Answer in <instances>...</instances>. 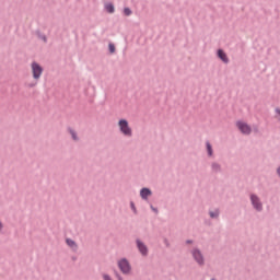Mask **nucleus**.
<instances>
[{
    "label": "nucleus",
    "instance_id": "obj_9",
    "mask_svg": "<svg viewBox=\"0 0 280 280\" xmlns=\"http://www.w3.org/2000/svg\"><path fill=\"white\" fill-rule=\"evenodd\" d=\"M152 196V190L148 187H144L140 190V198L148 202L150 200V197Z\"/></svg>",
    "mask_w": 280,
    "mask_h": 280
},
{
    "label": "nucleus",
    "instance_id": "obj_22",
    "mask_svg": "<svg viewBox=\"0 0 280 280\" xmlns=\"http://www.w3.org/2000/svg\"><path fill=\"white\" fill-rule=\"evenodd\" d=\"M163 243H164V245L166 246V248H170V246H171L170 240L164 238V240H163Z\"/></svg>",
    "mask_w": 280,
    "mask_h": 280
},
{
    "label": "nucleus",
    "instance_id": "obj_16",
    "mask_svg": "<svg viewBox=\"0 0 280 280\" xmlns=\"http://www.w3.org/2000/svg\"><path fill=\"white\" fill-rule=\"evenodd\" d=\"M122 14H124L125 16H131L132 10H131L130 8H128V7H126V8H124V10H122Z\"/></svg>",
    "mask_w": 280,
    "mask_h": 280
},
{
    "label": "nucleus",
    "instance_id": "obj_13",
    "mask_svg": "<svg viewBox=\"0 0 280 280\" xmlns=\"http://www.w3.org/2000/svg\"><path fill=\"white\" fill-rule=\"evenodd\" d=\"M104 10L107 14H115V4H113V2H106L104 4Z\"/></svg>",
    "mask_w": 280,
    "mask_h": 280
},
{
    "label": "nucleus",
    "instance_id": "obj_2",
    "mask_svg": "<svg viewBox=\"0 0 280 280\" xmlns=\"http://www.w3.org/2000/svg\"><path fill=\"white\" fill-rule=\"evenodd\" d=\"M118 130L122 137H126V139H132V127H130V122H128L126 118L118 120Z\"/></svg>",
    "mask_w": 280,
    "mask_h": 280
},
{
    "label": "nucleus",
    "instance_id": "obj_6",
    "mask_svg": "<svg viewBox=\"0 0 280 280\" xmlns=\"http://www.w3.org/2000/svg\"><path fill=\"white\" fill-rule=\"evenodd\" d=\"M31 71H32V74H33V80L38 82V80H40V78L43 75V67L38 62L33 61L31 63Z\"/></svg>",
    "mask_w": 280,
    "mask_h": 280
},
{
    "label": "nucleus",
    "instance_id": "obj_19",
    "mask_svg": "<svg viewBox=\"0 0 280 280\" xmlns=\"http://www.w3.org/2000/svg\"><path fill=\"white\" fill-rule=\"evenodd\" d=\"M275 113H276V119L280 122V108L277 107V108L275 109Z\"/></svg>",
    "mask_w": 280,
    "mask_h": 280
},
{
    "label": "nucleus",
    "instance_id": "obj_28",
    "mask_svg": "<svg viewBox=\"0 0 280 280\" xmlns=\"http://www.w3.org/2000/svg\"><path fill=\"white\" fill-rule=\"evenodd\" d=\"M186 244H194V240H186Z\"/></svg>",
    "mask_w": 280,
    "mask_h": 280
},
{
    "label": "nucleus",
    "instance_id": "obj_4",
    "mask_svg": "<svg viewBox=\"0 0 280 280\" xmlns=\"http://www.w3.org/2000/svg\"><path fill=\"white\" fill-rule=\"evenodd\" d=\"M117 266L122 275H130L132 272V266L127 258H120L117 261Z\"/></svg>",
    "mask_w": 280,
    "mask_h": 280
},
{
    "label": "nucleus",
    "instance_id": "obj_21",
    "mask_svg": "<svg viewBox=\"0 0 280 280\" xmlns=\"http://www.w3.org/2000/svg\"><path fill=\"white\" fill-rule=\"evenodd\" d=\"M38 38H40V40H44V43H47V36L39 34Z\"/></svg>",
    "mask_w": 280,
    "mask_h": 280
},
{
    "label": "nucleus",
    "instance_id": "obj_26",
    "mask_svg": "<svg viewBox=\"0 0 280 280\" xmlns=\"http://www.w3.org/2000/svg\"><path fill=\"white\" fill-rule=\"evenodd\" d=\"M276 173H277V176L280 178V166L277 167Z\"/></svg>",
    "mask_w": 280,
    "mask_h": 280
},
{
    "label": "nucleus",
    "instance_id": "obj_14",
    "mask_svg": "<svg viewBox=\"0 0 280 280\" xmlns=\"http://www.w3.org/2000/svg\"><path fill=\"white\" fill-rule=\"evenodd\" d=\"M67 245L73 250V253H77L78 250V243L71 238L66 240Z\"/></svg>",
    "mask_w": 280,
    "mask_h": 280
},
{
    "label": "nucleus",
    "instance_id": "obj_24",
    "mask_svg": "<svg viewBox=\"0 0 280 280\" xmlns=\"http://www.w3.org/2000/svg\"><path fill=\"white\" fill-rule=\"evenodd\" d=\"M150 209L154 212V213H159V209H156L154 206H150Z\"/></svg>",
    "mask_w": 280,
    "mask_h": 280
},
{
    "label": "nucleus",
    "instance_id": "obj_20",
    "mask_svg": "<svg viewBox=\"0 0 280 280\" xmlns=\"http://www.w3.org/2000/svg\"><path fill=\"white\" fill-rule=\"evenodd\" d=\"M103 280H113V278L108 273H103Z\"/></svg>",
    "mask_w": 280,
    "mask_h": 280
},
{
    "label": "nucleus",
    "instance_id": "obj_25",
    "mask_svg": "<svg viewBox=\"0 0 280 280\" xmlns=\"http://www.w3.org/2000/svg\"><path fill=\"white\" fill-rule=\"evenodd\" d=\"M34 86H36V83H28V84H27V88H28V89H34Z\"/></svg>",
    "mask_w": 280,
    "mask_h": 280
},
{
    "label": "nucleus",
    "instance_id": "obj_3",
    "mask_svg": "<svg viewBox=\"0 0 280 280\" xmlns=\"http://www.w3.org/2000/svg\"><path fill=\"white\" fill-rule=\"evenodd\" d=\"M249 203L252 206V209H254V211H256L257 213H261V211H264V200L259 197V195L250 192Z\"/></svg>",
    "mask_w": 280,
    "mask_h": 280
},
{
    "label": "nucleus",
    "instance_id": "obj_5",
    "mask_svg": "<svg viewBox=\"0 0 280 280\" xmlns=\"http://www.w3.org/2000/svg\"><path fill=\"white\" fill-rule=\"evenodd\" d=\"M235 126L237 130H240L241 135H245L246 137L253 132V127H250V125L244 120H237Z\"/></svg>",
    "mask_w": 280,
    "mask_h": 280
},
{
    "label": "nucleus",
    "instance_id": "obj_27",
    "mask_svg": "<svg viewBox=\"0 0 280 280\" xmlns=\"http://www.w3.org/2000/svg\"><path fill=\"white\" fill-rule=\"evenodd\" d=\"M116 278H117L118 280H124V278H122L121 275H119V273H116Z\"/></svg>",
    "mask_w": 280,
    "mask_h": 280
},
{
    "label": "nucleus",
    "instance_id": "obj_18",
    "mask_svg": "<svg viewBox=\"0 0 280 280\" xmlns=\"http://www.w3.org/2000/svg\"><path fill=\"white\" fill-rule=\"evenodd\" d=\"M109 54H115V44L109 43L108 44Z\"/></svg>",
    "mask_w": 280,
    "mask_h": 280
},
{
    "label": "nucleus",
    "instance_id": "obj_7",
    "mask_svg": "<svg viewBox=\"0 0 280 280\" xmlns=\"http://www.w3.org/2000/svg\"><path fill=\"white\" fill-rule=\"evenodd\" d=\"M136 246L138 248V252L142 257H148L150 249L148 248V245L143 243L140 238L136 240Z\"/></svg>",
    "mask_w": 280,
    "mask_h": 280
},
{
    "label": "nucleus",
    "instance_id": "obj_17",
    "mask_svg": "<svg viewBox=\"0 0 280 280\" xmlns=\"http://www.w3.org/2000/svg\"><path fill=\"white\" fill-rule=\"evenodd\" d=\"M130 209L135 215L139 213V211L137 210V206L135 205V201H130Z\"/></svg>",
    "mask_w": 280,
    "mask_h": 280
},
{
    "label": "nucleus",
    "instance_id": "obj_11",
    "mask_svg": "<svg viewBox=\"0 0 280 280\" xmlns=\"http://www.w3.org/2000/svg\"><path fill=\"white\" fill-rule=\"evenodd\" d=\"M208 215L211 220H220V208L210 209Z\"/></svg>",
    "mask_w": 280,
    "mask_h": 280
},
{
    "label": "nucleus",
    "instance_id": "obj_23",
    "mask_svg": "<svg viewBox=\"0 0 280 280\" xmlns=\"http://www.w3.org/2000/svg\"><path fill=\"white\" fill-rule=\"evenodd\" d=\"M3 229H4L3 221H1L0 219V234L3 233Z\"/></svg>",
    "mask_w": 280,
    "mask_h": 280
},
{
    "label": "nucleus",
    "instance_id": "obj_15",
    "mask_svg": "<svg viewBox=\"0 0 280 280\" xmlns=\"http://www.w3.org/2000/svg\"><path fill=\"white\" fill-rule=\"evenodd\" d=\"M68 131H69V133H70V136H71V139H72L73 141H80V138L78 137V132H75V130L69 128Z\"/></svg>",
    "mask_w": 280,
    "mask_h": 280
},
{
    "label": "nucleus",
    "instance_id": "obj_8",
    "mask_svg": "<svg viewBox=\"0 0 280 280\" xmlns=\"http://www.w3.org/2000/svg\"><path fill=\"white\" fill-rule=\"evenodd\" d=\"M217 57L220 58L223 65H229V55H226V52L222 48L217 50Z\"/></svg>",
    "mask_w": 280,
    "mask_h": 280
},
{
    "label": "nucleus",
    "instance_id": "obj_10",
    "mask_svg": "<svg viewBox=\"0 0 280 280\" xmlns=\"http://www.w3.org/2000/svg\"><path fill=\"white\" fill-rule=\"evenodd\" d=\"M210 170L212 174H222V164L220 162H211Z\"/></svg>",
    "mask_w": 280,
    "mask_h": 280
},
{
    "label": "nucleus",
    "instance_id": "obj_12",
    "mask_svg": "<svg viewBox=\"0 0 280 280\" xmlns=\"http://www.w3.org/2000/svg\"><path fill=\"white\" fill-rule=\"evenodd\" d=\"M206 152L209 159H213V145L209 140L206 141Z\"/></svg>",
    "mask_w": 280,
    "mask_h": 280
},
{
    "label": "nucleus",
    "instance_id": "obj_1",
    "mask_svg": "<svg viewBox=\"0 0 280 280\" xmlns=\"http://www.w3.org/2000/svg\"><path fill=\"white\" fill-rule=\"evenodd\" d=\"M189 255H190L191 259L195 261V264H197V266H199L200 268H202V266H205L207 264V258L205 257V252H202V249H200V247L195 246V247L190 248Z\"/></svg>",
    "mask_w": 280,
    "mask_h": 280
}]
</instances>
